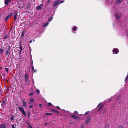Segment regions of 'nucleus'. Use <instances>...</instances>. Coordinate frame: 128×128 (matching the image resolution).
<instances>
[{"label": "nucleus", "mask_w": 128, "mask_h": 128, "mask_svg": "<svg viewBox=\"0 0 128 128\" xmlns=\"http://www.w3.org/2000/svg\"><path fill=\"white\" fill-rule=\"evenodd\" d=\"M64 2V1L61 2L60 0H56L54 2V4L53 5V7H55L59 4L62 3Z\"/></svg>", "instance_id": "obj_1"}, {"label": "nucleus", "mask_w": 128, "mask_h": 128, "mask_svg": "<svg viewBox=\"0 0 128 128\" xmlns=\"http://www.w3.org/2000/svg\"><path fill=\"white\" fill-rule=\"evenodd\" d=\"M18 108L25 117L27 116L26 114V112L22 107H19Z\"/></svg>", "instance_id": "obj_2"}, {"label": "nucleus", "mask_w": 128, "mask_h": 128, "mask_svg": "<svg viewBox=\"0 0 128 128\" xmlns=\"http://www.w3.org/2000/svg\"><path fill=\"white\" fill-rule=\"evenodd\" d=\"M11 46H9L8 48V50H6L5 53V54L6 56H8V57L10 55V49H11Z\"/></svg>", "instance_id": "obj_3"}, {"label": "nucleus", "mask_w": 128, "mask_h": 128, "mask_svg": "<svg viewBox=\"0 0 128 128\" xmlns=\"http://www.w3.org/2000/svg\"><path fill=\"white\" fill-rule=\"evenodd\" d=\"M91 117V116H88L87 117L86 120V124H87L90 122Z\"/></svg>", "instance_id": "obj_4"}, {"label": "nucleus", "mask_w": 128, "mask_h": 128, "mask_svg": "<svg viewBox=\"0 0 128 128\" xmlns=\"http://www.w3.org/2000/svg\"><path fill=\"white\" fill-rule=\"evenodd\" d=\"M115 16L117 20H118L120 19L121 17V14L118 13H116L115 14Z\"/></svg>", "instance_id": "obj_5"}, {"label": "nucleus", "mask_w": 128, "mask_h": 128, "mask_svg": "<svg viewBox=\"0 0 128 128\" xmlns=\"http://www.w3.org/2000/svg\"><path fill=\"white\" fill-rule=\"evenodd\" d=\"M71 117L74 119L75 120H79L80 118L78 116H76L74 114L72 115L71 116Z\"/></svg>", "instance_id": "obj_6"}, {"label": "nucleus", "mask_w": 128, "mask_h": 128, "mask_svg": "<svg viewBox=\"0 0 128 128\" xmlns=\"http://www.w3.org/2000/svg\"><path fill=\"white\" fill-rule=\"evenodd\" d=\"M25 78L26 80L25 82V83L26 84L27 83L28 81V75L27 74H25Z\"/></svg>", "instance_id": "obj_7"}, {"label": "nucleus", "mask_w": 128, "mask_h": 128, "mask_svg": "<svg viewBox=\"0 0 128 128\" xmlns=\"http://www.w3.org/2000/svg\"><path fill=\"white\" fill-rule=\"evenodd\" d=\"M18 14V12L16 11L14 12V21H15L17 18V17L16 16Z\"/></svg>", "instance_id": "obj_8"}, {"label": "nucleus", "mask_w": 128, "mask_h": 128, "mask_svg": "<svg viewBox=\"0 0 128 128\" xmlns=\"http://www.w3.org/2000/svg\"><path fill=\"white\" fill-rule=\"evenodd\" d=\"M6 125L5 124H1L0 126V128H6Z\"/></svg>", "instance_id": "obj_9"}, {"label": "nucleus", "mask_w": 128, "mask_h": 128, "mask_svg": "<svg viewBox=\"0 0 128 128\" xmlns=\"http://www.w3.org/2000/svg\"><path fill=\"white\" fill-rule=\"evenodd\" d=\"M42 9V7L40 5L36 7V10H41Z\"/></svg>", "instance_id": "obj_10"}, {"label": "nucleus", "mask_w": 128, "mask_h": 128, "mask_svg": "<svg viewBox=\"0 0 128 128\" xmlns=\"http://www.w3.org/2000/svg\"><path fill=\"white\" fill-rule=\"evenodd\" d=\"M11 0H5L4 3L6 5L8 6Z\"/></svg>", "instance_id": "obj_11"}, {"label": "nucleus", "mask_w": 128, "mask_h": 128, "mask_svg": "<svg viewBox=\"0 0 128 128\" xmlns=\"http://www.w3.org/2000/svg\"><path fill=\"white\" fill-rule=\"evenodd\" d=\"M22 103L23 104V106L24 107H26V105L27 103V102H26L24 100H22Z\"/></svg>", "instance_id": "obj_12"}, {"label": "nucleus", "mask_w": 128, "mask_h": 128, "mask_svg": "<svg viewBox=\"0 0 128 128\" xmlns=\"http://www.w3.org/2000/svg\"><path fill=\"white\" fill-rule=\"evenodd\" d=\"M15 117V116L14 115L11 116L10 119L12 122H13Z\"/></svg>", "instance_id": "obj_13"}, {"label": "nucleus", "mask_w": 128, "mask_h": 128, "mask_svg": "<svg viewBox=\"0 0 128 128\" xmlns=\"http://www.w3.org/2000/svg\"><path fill=\"white\" fill-rule=\"evenodd\" d=\"M113 52L116 54H118V50L116 49H114L113 50Z\"/></svg>", "instance_id": "obj_14"}, {"label": "nucleus", "mask_w": 128, "mask_h": 128, "mask_svg": "<svg viewBox=\"0 0 128 128\" xmlns=\"http://www.w3.org/2000/svg\"><path fill=\"white\" fill-rule=\"evenodd\" d=\"M25 34L24 31H23L21 32V37L23 38L24 37V35Z\"/></svg>", "instance_id": "obj_15"}, {"label": "nucleus", "mask_w": 128, "mask_h": 128, "mask_svg": "<svg viewBox=\"0 0 128 128\" xmlns=\"http://www.w3.org/2000/svg\"><path fill=\"white\" fill-rule=\"evenodd\" d=\"M107 109H104L103 110V112H102V114H104L106 113V112L107 111Z\"/></svg>", "instance_id": "obj_16"}, {"label": "nucleus", "mask_w": 128, "mask_h": 128, "mask_svg": "<svg viewBox=\"0 0 128 128\" xmlns=\"http://www.w3.org/2000/svg\"><path fill=\"white\" fill-rule=\"evenodd\" d=\"M49 24V22H46L45 24H44V25H43L44 26V27H46Z\"/></svg>", "instance_id": "obj_17"}, {"label": "nucleus", "mask_w": 128, "mask_h": 128, "mask_svg": "<svg viewBox=\"0 0 128 128\" xmlns=\"http://www.w3.org/2000/svg\"><path fill=\"white\" fill-rule=\"evenodd\" d=\"M32 70L34 72V73L36 72V70H34V66H32Z\"/></svg>", "instance_id": "obj_18"}, {"label": "nucleus", "mask_w": 128, "mask_h": 128, "mask_svg": "<svg viewBox=\"0 0 128 128\" xmlns=\"http://www.w3.org/2000/svg\"><path fill=\"white\" fill-rule=\"evenodd\" d=\"M122 2V1L121 0H117L116 2V4H120Z\"/></svg>", "instance_id": "obj_19"}, {"label": "nucleus", "mask_w": 128, "mask_h": 128, "mask_svg": "<svg viewBox=\"0 0 128 128\" xmlns=\"http://www.w3.org/2000/svg\"><path fill=\"white\" fill-rule=\"evenodd\" d=\"M103 106V105H102L100 107V108L98 109V112H99V111L101 110H102V108Z\"/></svg>", "instance_id": "obj_20"}, {"label": "nucleus", "mask_w": 128, "mask_h": 128, "mask_svg": "<svg viewBox=\"0 0 128 128\" xmlns=\"http://www.w3.org/2000/svg\"><path fill=\"white\" fill-rule=\"evenodd\" d=\"M52 114L51 113H46L45 114V115L47 116H50V115H52Z\"/></svg>", "instance_id": "obj_21"}, {"label": "nucleus", "mask_w": 128, "mask_h": 128, "mask_svg": "<svg viewBox=\"0 0 128 128\" xmlns=\"http://www.w3.org/2000/svg\"><path fill=\"white\" fill-rule=\"evenodd\" d=\"M27 113L28 114V117L29 118L30 114V111H28L27 112Z\"/></svg>", "instance_id": "obj_22"}, {"label": "nucleus", "mask_w": 128, "mask_h": 128, "mask_svg": "<svg viewBox=\"0 0 128 128\" xmlns=\"http://www.w3.org/2000/svg\"><path fill=\"white\" fill-rule=\"evenodd\" d=\"M10 17L8 16L6 17L5 19V21H7Z\"/></svg>", "instance_id": "obj_23"}, {"label": "nucleus", "mask_w": 128, "mask_h": 128, "mask_svg": "<svg viewBox=\"0 0 128 128\" xmlns=\"http://www.w3.org/2000/svg\"><path fill=\"white\" fill-rule=\"evenodd\" d=\"M5 70L8 73V71L9 70V68H5Z\"/></svg>", "instance_id": "obj_24"}, {"label": "nucleus", "mask_w": 128, "mask_h": 128, "mask_svg": "<svg viewBox=\"0 0 128 128\" xmlns=\"http://www.w3.org/2000/svg\"><path fill=\"white\" fill-rule=\"evenodd\" d=\"M76 26H74V28H72V30L73 31H76Z\"/></svg>", "instance_id": "obj_25"}, {"label": "nucleus", "mask_w": 128, "mask_h": 128, "mask_svg": "<svg viewBox=\"0 0 128 128\" xmlns=\"http://www.w3.org/2000/svg\"><path fill=\"white\" fill-rule=\"evenodd\" d=\"M14 14V12H13V13H11V14H10L8 15V16L10 18V17L11 16H12L13 14Z\"/></svg>", "instance_id": "obj_26"}, {"label": "nucleus", "mask_w": 128, "mask_h": 128, "mask_svg": "<svg viewBox=\"0 0 128 128\" xmlns=\"http://www.w3.org/2000/svg\"><path fill=\"white\" fill-rule=\"evenodd\" d=\"M52 19H53V17H51V18L48 19V21L49 22L51 21L52 20Z\"/></svg>", "instance_id": "obj_27"}, {"label": "nucleus", "mask_w": 128, "mask_h": 128, "mask_svg": "<svg viewBox=\"0 0 128 128\" xmlns=\"http://www.w3.org/2000/svg\"><path fill=\"white\" fill-rule=\"evenodd\" d=\"M36 92L37 94H39L40 93V91L39 90H37L36 91Z\"/></svg>", "instance_id": "obj_28"}, {"label": "nucleus", "mask_w": 128, "mask_h": 128, "mask_svg": "<svg viewBox=\"0 0 128 128\" xmlns=\"http://www.w3.org/2000/svg\"><path fill=\"white\" fill-rule=\"evenodd\" d=\"M121 98V96H119L118 97V98H117V100L118 101L119 100H120V99Z\"/></svg>", "instance_id": "obj_29"}, {"label": "nucleus", "mask_w": 128, "mask_h": 128, "mask_svg": "<svg viewBox=\"0 0 128 128\" xmlns=\"http://www.w3.org/2000/svg\"><path fill=\"white\" fill-rule=\"evenodd\" d=\"M34 94V93L33 92L31 93H30L29 95V96H33Z\"/></svg>", "instance_id": "obj_30"}, {"label": "nucleus", "mask_w": 128, "mask_h": 128, "mask_svg": "<svg viewBox=\"0 0 128 128\" xmlns=\"http://www.w3.org/2000/svg\"><path fill=\"white\" fill-rule=\"evenodd\" d=\"M8 35H7V36H5L4 37V39L6 40L8 38Z\"/></svg>", "instance_id": "obj_31"}, {"label": "nucleus", "mask_w": 128, "mask_h": 128, "mask_svg": "<svg viewBox=\"0 0 128 128\" xmlns=\"http://www.w3.org/2000/svg\"><path fill=\"white\" fill-rule=\"evenodd\" d=\"M4 50L2 49H0V52L2 53L3 52Z\"/></svg>", "instance_id": "obj_32"}, {"label": "nucleus", "mask_w": 128, "mask_h": 128, "mask_svg": "<svg viewBox=\"0 0 128 128\" xmlns=\"http://www.w3.org/2000/svg\"><path fill=\"white\" fill-rule=\"evenodd\" d=\"M90 112V111H88L87 112H86V113H85V115H87Z\"/></svg>", "instance_id": "obj_33"}, {"label": "nucleus", "mask_w": 128, "mask_h": 128, "mask_svg": "<svg viewBox=\"0 0 128 128\" xmlns=\"http://www.w3.org/2000/svg\"><path fill=\"white\" fill-rule=\"evenodd\" d=\"M20 50H21V51H22V46L21 44H20Z\"/></svg>", "instance_id": "obj_34"}, {"label": "nucleus", "mask_w": 128, "mask_h": 128, "mask_svg": "<svg viewBox=\"0 0 128 128\" xmlns=\"http://www.w3.org/2000/svg\"><path fill=\"white\" fill-rule=\"evenodd\" d=\"M109 127V126L108 124H106L105 125V128H108Z\"/></svg>", "instance_id": "obj_35"}, {"label": "nucleus", "mask_w": 128, "mask_h": 128, "mask_svg": "<svg viewBox=\"0 0 128 128\" xmlns=\"http://www.w3.org/2000/svg\"><path fill=\"white\" fill-rule=\"evenodd\" d=\"M33 62L32 60H31V62L30 63V65L33 66Z\"/></svg>", "instance_id": "obj_36"}, {"label": "nucleus", "mask_w": 128, "mask_h": 128, "mask_svg": "<svg viewBox=\"0 0 128 128\" xmlns=\"http://www.w3.org/2000/svg\"><path fill=\"white\" fill-rule=\"evenodd\" d=\"M51 111L54 112H56L57 110H54L53 109H52V110H51Z\"/></svg>", "instance_id": "obj_37"}, {"label": "nucleus", "mask_w": 128, "mask_h": 128, "mask_svg": "<svg viewBox=\"0 0 128 128\" xmlns=\"http://www.w3.org/2000/svg\"><path fill=\"white\" fill-rule=\"evenodd\" d=\"M34 99H32L30 101V102H34Z\"/></svg>", "instance_id": "obj_38"}, {"label": "nucleus", "mask_w": 128, "mask_h": 128, "mask_svg": "<svg viewBox=\"0 0 128 128\" xmlns=\"http://www.w3.org/2000/svg\"><path fill=\"white\" fill-rule=\"evenodd\" d=\"M48 105L49 106H51L52 105V104L51 103L49 102V103H48Z\"/></svg>", "instance_id": "obj_39"}, {"label": "nucleus", "mask_w": 128, "mask_h": 128, "mask_svg": "<svg viewBox=\"0 0 128 128\" xmlns=\"http://www.w3.org/2000/svg\"><path fill=\"white\" fill-rule=\"evenodd\" d=\"M39 105L40 107V108H41L42 106V104H39Z\"/></svg>", "instance_id": "obj_40"}, {"label": "nucleus", "mask_w": 128, "mask_h": 128, "mask_svg": "<svg viewBox=\"0 0 128 128\" xmlns=\"http://www.w3.org/2000/svg\"><path fill=\"white\" fill-rule=\"evenodd\" d=\"M33 105H31L30 106H29V108H32V107L33 106Z\"/></svg>", "instance_id": "obj_41"}, {"label": "nucleus", "mask_w": 128, "mask_h": 128, "mask_svg": "<svg viewBox=\"0 0 128 128\" xmlns=\"http://www.w3.org/2000/svg\"><path fill=\"white\" fill-rule=\"evenodd\" d=\"M80 128H84V125H82Z\"/></svg>", "instance_id": "obj_42"}, {"label": "nucleus", "mask_w": 128, "mask_h": 128, "mask_svg": "<svg viewBox=\"0 0 128 128\" xmlns=\"http://www.w3.org/2000/svg\"><path fill=\"white\" fill-rule=\"evenodd\" d=\"M101 104L100 103L98 106H97V108H98L100 106V105H101Z\"/></svg>", "instance_id": "obj_43"}, {"label": "nucleus", "mask_w": 128, "mask_h": 128, "mask_svg": "<svg viewBox=\"0 0 128 128\" xmlns=\"http://www.w3.org/2000/svg\"><path fill=\"white\" fill-rule=\"evenodd\" d=\"M128 78V75L126 77V80H127Z\"/></svg>", "instance_id": "obj_44"}, {"label": "nucleus", "mask_w": 128, "mask_h": 128, "mask_svg": "<svg viewBox=\"0 0 128 128\" xmlns=\"http://www.w3.org/2000/svg\"><path fill=\"white\" fill-rule=\"evenodd\" d=\"M56 108L58 109H60V108L58 106H57L56 107Z\"/></svg>", "instance_id": "obj_45"}, {"label": "nucleus", "mask_w": 128, "mask_h": 128, "mask_svg": "<svg viewBox=\"0 0 128 128\" xmlns=\"http://www.w3.org/2000/svg\"><path fill=\"white\" fill-rule=\"evenodd\" d=\"M74 112L75 113V114H78V112H77L76 111H75Z\"/></svg>", "instance_id": "obj_46"}, {"label": "nucleus", "mask_w": 128, "mask_h": 128, "mask_svg": "<svg viewBox=\"0 0 128 128\" xmlns=\"http://www.w3.org/2000/svg\"><path fill=\"white\" fill-rule=\"evenodd\" d=\"M12 128H16L14 127V125H12Z\"/></svg>", "instance_id": "obj_47"}, {"label": "nucleus", "mask_w": 128, "mask_h": 128, "mask_svg": "<svg viewBox=\"0 0 128 128\" xmlns=\"http://www.w3.org/2000/svg\"><path fill=\"white\" fill-rule=\"evenodd\" d=\"M29 127H30V128H33L32 127V126L31 125H29Z\"/></svg>", "instance_id": "obj_48"}, {"label": "nucleus", "mask_w": 128, "mask_h": 128, "mask_svg": "<svg viewBox=\"0 0 128 128\" xmlns=\"http://www.w3.org/2000/svg\"><path fill=\"white\" fill-rule=\"evenodd\" d=\"M43 4H41L40 5V6L42 7V6H43Z\"/></svg>", "instance_id": "obj_49"}, {"label": "nucleus", "mask_w": 128, "mask_h": 128, "mask_svg": "<svg viewBox=\"0 0 128 128\" xmlns=\"http://www.w3.org/2000/svg\"><path fill=\"white\" fill-rule=\"evenodd\" d=\"M119 128H122V126H119Z\"/></svg>", "instance_id": "obj_50"}, {"label": "nucleus", "mask_w": 128, "mask_h": 128, "mask_svg": "<svg viewBox=\"0 0 128 128\" xmlns=\"http://www.w3.org/2000/svg\"><path fill=\"white\" fill-rule=\"evenodd\" d=\"M56 112L58 114H60V113L59 112V111H56Z\"/></svg>", "instance_id": "obj_51"}, {"label": "nucleus", "mask_w": 128, "mask_h": 128, "mask_svg": "<svg viewBox=\"0 0 128 128\" xmlns=\"http://www.w3.org/2000/svg\"><path fill=\"white\" fill-rule=\"evenodd\" d=\"M5 103V102L4 101H3L2 102V104H4Z\"/></svg>", "instance_id": "obj_52"}, {"label": "nucleus", "mask_w": 128, "mask_h": 128, "mask_svg": "<svg viewBox=\"0 0 128 128\" xmlns=\"http://www.w3.org/2000/svg\"><path fill=\"white\" fill-rule=\"evenodd\" d=\"M26 124H28V125L29 126V125H30L29 123L27 122H26Z\"/></svg>", "instance_id": "obj_53"}, {"label": "nucleus", "mask_w": 128, "mask_h": 128, "mask_svg": "<svg viewBox=\"0 0 128 128\" xmlns=\"http://www.w3.org/2000/svg\"><path fill=\"white\" fill-rule=\"evenodd\" d=\"M48 125V124L47 123H46L45 125H44V126H47V125Z\"/></svg>", "instance_id": "obj_54"}, {"label": "nucleus", "mask_w": 128, "mask_h": 128, "mask_svg": "<svg viewBox=\"0 0 128 128\" xmlns=\"http://www.w3.org/2000/svg\"><path fill=\"white\" fill-rule=\"evenodd\" d=\"M22 51H21V50H20V51L19 52L20 54H21V53H22Z\"/></svg>", "instance_id": "obj_55"}, {"label": "nucleus", "mask_w": 128, "mask_h": 128, "mask_svg": "<svg viewBox=\"0 0 128 128\" xmlns=\"http://www.w3.org/2000/svg\"><path fill=\"white\" fill-rule=\"evenodd\" d=\"M31 103H32V102H29V103H28V104H30Z\"/></svg>", "instance_id": "obj_56"}, {"label": "nucleus", "mask_w": 128, "mask_h": 128, "mask_svg": "<svg viewBox=\"0 0 128 128\" xmlns=\"http://www.w3.org/2000/svg\"><path fill=\"white\" fill-rule=\"evenodd\" d=\"M32 41L31 40V41H30V43H32Z\"/></svg>", "instance_id": "obj_57"}, {"label": "nucleus", "mask_w": 128, "mask_h": 128, "mask_svg": "<svg viewBox=\"0 0 128 128\" xmlns=\"http://www.w3.org/2000/svg\"><path fill=\"white\" fill-rule=\"evenodd\" d=\"M7 35H8L7 34H6L5 36H7Z\"/></svg>", "instance_id": "obj_58"}, {"label": "nucleus", "mask_w": 128, "mask_h": 128, "mask_svg": "<svg viewBox=\"0 0 128 128\" xmlns=\"http://www.w3.org/2000/svg\"><path fill=\"white\" fill-rule=\"evenodd\" d=\"M8 90H9V89H8L7 90L8 91Z\"/></svg>", "instance_id": "obj_59"}, {"label": "nucleus", "mask_w": 128, "mask_h": 128, "mask_svg": "<svg viewBox=\"0 0 128 128\" xmlns=\"http://www.w3.org/2000/svg\"><path fill=\"white\" fill-rule=\"evenodd\" d=\"M0 68H1V69H2V68H1V67H0Z\"/></svg>", "instance_id": "obj_60"}]
</instances>
